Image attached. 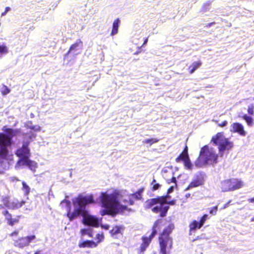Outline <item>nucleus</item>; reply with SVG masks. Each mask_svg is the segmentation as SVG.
Segmentation results:
<instances>
[{"mask_svg": "<svg viewBox=\"0 0 254 254\" xmlns=\"http://www.w3.org/2000/svg\"><path fill=\"white\" fill-rule=\"evenodd\" d=\"M16 234V232H15V231H14V232H13L12 233V234H11V235H14V234Z\"/></svg>", "mask_w": 254, "mask_h": 254, "instance_id": "48", "label": "nucleus"}, {"mask_svg": "<svg viewBox=\"0 0 254 254\" xmlns=\"http://www.w3.org/2000/svg\"><path fill=\"white\" fill-rule=\"evenodd\" d=\"M0 91L3 95H6L10 92V90L5 85H2L1 87L0 86Z\"/></svg>", "mask_w": 254, "mask_h": 254, "instance_id": "27", "label": "nucleus"}, {"mask_svg": "<svg viewBox=\"0 0 254 254\" xmlns=\"http://www.w3.org/2000/svg\"><path fill=\"white\" fill-rule=\"evenodd\" d=\"M101 227L105 230H108L109 228V225L107 224L101 225Z\"/></svg>", "mask_w": 254, "mask_h": 254, "instance_id": "38", "label": "nucleus"}, {"mask_svg": "<svg viewBox=\"0 0 254 254\" xmlns=\"http://www.w3.org/2000/svg\"><path fill=\"white\" fill-rule=\"evenodd\" d=\"M104 238V237L102 234H98L95 237V239L96 240H97V242H96V243H97V245L99 243H100L101 241H102L103 240Z\"/></svg>", "mask_w": 254, "mask_h": 254, "instance_id": "33", "label": "nucleus"}, {"mask_svg": "<svg viewBox=\"0 0 254 254\" xmlns=\"http://www.w3.org/2000/svg\"><path fill=\"white\" fill-rule=\"evenodd\" d=\"M11 10V8L9 6H7L5 7V10L4 12H3L1 14V16H5L6 13L9 11L10 10Z\"/></svg>", "mask_w": 254, "mask_h": 254, "instance_id": "35", "label": "nucleus"}, {"mask_svg": "<svg viewBox=\"0 0 254 254\" xmlns=\"http://www.w3.org/2000/svg\"><path fill=\"white\" fill-rule=\"evenodd\" d=\"M81 233L82 236L87 235H88L89 237H92V235L91 234L90 229H81Z\"/></svg>", "mask_w": 254, "mask_h": 254, "instance_id": "32", "label": "nucleus"}, {"mask_svg": "<svg viewBox=\"0 0 254 254\" xmlns=\"http://www.w3.org/2000/svg\"><path fill=\"white\" fill-rule=\"evenodd\" d=\"M227 124H228L227 121H224L223 122H222L221 123H219L218 124V126L220 127H224L226 126Z\"/></svg>", "mask_w": 254, "mask_h": 254, "instance_id": "36", "label": "nucleus"}, {"mask_svg": "<svg viewBox=\"0 0 254 254\" xmlns=\"http://www.w3.org/2000/svg\"><path fill=\"white\" fill-rule=\"evenodd\" d=\"M143 189L130 195H126L125 192L111 189L101 193L99 200L103 209L100 211L102 216H114L126 210L129 205H132L134 200L140 199Z\"/></svg>", "mask_w": 254, "mask_h": 254, "instance_id": "1", "label": "nucleus"}, {"mask_svg": "<svg viewBox=\"0 0 254 254\" xmlns=\"http://www.w3.org/2000/svg\"><path fill=\"white\" fill-rule=\"evenodd\" d=\"M3 215H5L6 219L8 221V223L10 225H13L14 221H12L11 219V216L10 214L8 213V212L7 210H4L2 212Z\"/></svg>", "mask_w": 254, "mask_h": 254, "instance_id": "23", "label": "nucleus"}, {"mask_svg": "<svg viewBox=\"0 0 254 254\" xmlns=\"http://www.w3.org/2000/svg\"><path fill=\"white\" fill-rule=\"evenodd\" d=\"M60 205L62 207L65 209V210L67 211V216L69 220L70 221L73 220L74 218H71L69 216V214L72 215L74 213V210L73 212H70V202L68 200L64 199L61 202Z\"/></svg>", "mask_w": 254, "mask_h": 254, "instance_id": "13", "label": "nucleus"}, {"mask_svg": "<svg viewBox=\"0 0 254 254\" xmlns=\"http://www.w3.org/2000/svg\"><path fill=\"white\" fill-rule=\"evenodd\" d=\"M79 248H95L97 246V243L93 241H86L79 243L78 244Z\"/></svg>", "mask_w": 254, "mask_h": 254, "instance_id": "15", "label": "nucleus"}, {"mask_svg": "<svg viewBox=\"0 0 254 254\" xmlns=\"http://www.w3.org/2000/svg\"><path fill=\"white\" fill-rule=\"evenodd\" d=\"M30 117L31 118H33L35 117V115L33 113H31L30 115Z\"/></svg>", "mask_w": 254, "mask_h": 254, "instance_id": "43", "label": "nucleus"}, {"mask_svg": "<svg viewBox=\"0 0 254 254\" xmlns=\"http://www.w3.org/2000/svg\"><path fill=\"white\" fill-rule=\"evenodd\" d=\"M147 42H148V39H147V38H146V39H145V40H144V43H143V45H142V46H144V45H145V44L147 43Z\"/></svg>", "mask_w": 254, "mask_h": 254, "instance_id": "42", "label": "nucleus"}, {"mask_svg": "<svg viewBox=\"0 0 254 254\" xmlns=\"http://www.w3.org/2000/svg\"><path fill=\"white\" fill-rule=\"evenodd\" d=\"M243 186V182L241 180L232 178L222 181L219 186L222 192H227L239 189Z\"/></svg>", "mask_w": 254, "mask_h": 254, "instance_id": "8", "label": "nucleus"}, {"mask_svg": "<svg viewBox=\"0 0 254 254\" xmlns=\"http://www.w3.org/2000/svg\"><path fill=\"white\" fill-rule=\"evenodd\" d=\"M185 167L189 170H191L192 168V165L190 162V159L184 162Z\"/></svg>", "mask_w": 254, "mask_h": 254, "instance_id": "30", "label": "nucleus"}, {"mask_svg": "<svg viewBox=\"0 0 254 254\" xmlns=\"http://www.w3.org/2000/svg\"><path fill=\"white\" fill-rule=\"evenodd\" d=\"M35 238V236L34 235H31L20 239L18 240V246L21 248L26 246Z\"/></svg>", "mask_w": 254, "mask_h": 254, "instance_id": "14", "label": "nucleus"}, {"mask_svg": "<svg viewBox=\"0 0 254 254\" xmlns=\"http://www.w3.org/2000/svg\"><path fill=\"white\" fill-rule=\"evenodd\" d=\"M203 183V179L200 174L196 175L188 187L186 189V190H188L193 188L197 187L202 185Z\"/></svg>", "mask_w": 254, "mask_h": 254, "instance_id": "11", "label": "nucleus"}, {"mask_svg": "<svg viewBox=\"0 0 254 254\" xmlns=\"http://www.w3.org/2000/svg\"><path fill=\"white\" fill-rule=\"evenodd\" d=\"M208 219V215L207 214H204L200 219V222H199V226L198 229H200L204 224L206 220Z\"/></svg>", "mask_w": 254, "mask_h": 254, "instance_id": "29", "label": "nucleus"}, {"mask_svg": "<svg viewBox=\"0 0 254 254\" xmlns=\"http://www.w3.org/2000/svg\"><path fill=\"white\" fill-rule=\"evenodd\" d=\"M21 185L20 190L22 191L24 195L27 196L30 192V188L26 183L23 181L21 182Z\"/></svg>", "mask_w": 254, "mask_h": 254, "instance_id": "18", "label": "nucleus"}, {"mask_svg": "<svg viewBox=\"0 0 254 254\" xmlns=\"http://www.w3.org/2000/svg\"><path fill=\"white\" fill-rule=\"evenodd\" d=\"M160 187V185L159 184H154L153 187V190H158Z\"/></svg>", "mask_w": 254, "mask_h": 254, "instance_id": "37", "label": "nucleus"}, {"mask_svg": "<svg viewBox=\"0 0 254 254\" xmlns=\"http://www.w3.org/2000/svg\"><path fill=\"white\" fill-rule=\"evenodd\" d=\"M201 64V63L200 61L194 62L189 67V69H190V72L191 74L197 68L199 67Z\"/></svg>", "mask_w": 254, "mask_h": 254, "instance_id": "24", "label": "nucleus"}, {"mask_svg": "<svg viewBox=\"0 0 254 254\" xmlns=\"http://www.w3.org/2000/svg\"><path fill=\"white\" fill-rule=\"evenodd\" d=\"M251 221L252 222H254V217L253 218H252L251 219Z\"/></svg>", "mask_w": 254, "mask_h": 254, "instance_id": "47", "label": "nucleus"}, {"mask_svg": "<svg viewBox=\"0 0 254 254\" xmlns=\"http://www.w3.org/2000/svg\"><path fill=\"white\" fill-rule=\"evenodd\" d=\"M15 135L14 131L7 128L0 133V158H5L8 152V147L11 144V139Z\"/></svg>", "mask_w": 254, "mask_h": 254, "instance_id": "6", "label": "nucleus"}, {"mask_svg": "<svg viewBox=\"0 0 254 254\" xmlns=\"http://www.w3.org/2000/svg\"><path fill=\"white\" fill-rule=\"evenodd\" d=\"M5 200H4V205L6 207H9V202H5Z\"/></svg>", "mask_w": 254, "mask_h": 254, "instance_id": "41", "label": "nucleus"}, {"mask_svg": "<svg viewBox=\"0 0 254 254\" xmlns=\"http://www.w3.org/2000/svg\"><path fill=\"white\" fill-rule=\"evenodd\" d=\"M228 203L226 204L224 206L223 208H226V207L228 206Z\"/></svg>", "mask_w": 254, "mask_h": 254, "instance_id": "45", "label": "nucleus"}, {"mask_svg": "<svg viewBox=\"0 0 254 254\" xmlns=\"http://www.w3.org/2000/svg\"><path fill=\"white\" fill-rule=\"evenodd\" d=\"M157 222H156L154 226L153 231L151 234L150 235L149 237H143L142 238V243L140 245V248L139 249V254H143L144 251L146 250V248L148 247L149 245L150 244L151 240L154 237L156 233V230L155 228L157 227Z\"/></svg>", "mask_w": 254, "mask_h": 254, "instance_id": "9", "label": "nucleus"}, {"mask_svg": "<svg viewBox=\"0 0 254 254\" xmlns=\"http://www.w3.org/2000/svg\"><path fill=\"white\" fill-rule=\"evenodd\" d=\"M99 79V77H97V78L96 79V80H98Z\"/></svg>", "mask_w": 254, "mask_h": 254, "instance_id": "50", "label": "nucleus"}, {"mask_svg": "<svg viewBox=\"0 0 254 254\" xmlns=\"http://www.w3.org/2000/svg\"><path fill=\"white\" fill-rule=\"evenodd\" d=\"M171 182H173L174 183V185L171 186L168 190V193H170L173 192L174 190V189L175 187H176V179L175 177H173L171 179Z\"/></svg>", "mask_w": 254, "mask_h": 254, "instance_id": "31", "label": "nucleus"}, {"mask_svg": "<svg viewBox=\"0 0 254 254\" xmlns=\"http://www.w3.org/2000/svg\"><path fill=\"white\" fill-rule=\"evenodd\" d=\"M25 126L27 128L33 130L34 131H40L41 130V127L39 125H34L30 121L26 122Z\"/></svg>", "mask_w": 254, "mask_h": 254, "instance_id": "16", "label": "nucleus"}, {"mask_svg": "<svg viewBox=\"0 0 254 254\" xmlns=\"http://www.w3.org/2000/svg\"><path fill=\"white\" fill-rule=\"evenodd\" d=\"M124 230V227L122 226H115L110 231L111 236L114 239H118L121 237Z\"/></svg>", "mask_w": 254, "mask_h": 254, "instance_id": "12", "label": "nucleus"}, {"mask_svg": "<svg viewBox=\"0 0 254 254\" xmlns=\"http://www.w3.org/2000/svg\"><path fill=\"white\" fill-rule=\"evenodd\" d=\"M247 112L250 115H254V104H251L248 106Z\"/></svg>", "mask_w": 254, "mask_h": 254, "instance_id": "28", "label": "nucleus"}, {"mask_svg": "<svg viewBox=\"0 0 254 254\" xmlns=\"http://www.w3.org/2000/svg\"><path fill=\"white\" fill-rule=\"evenodd\" d=\"M242 118L246 121L247 125L249 127H252L254 125V119L248 116L247 114H245L243 116Z\"/></svg>", "mask_w": 254, "mask_h": 254, "instance_id": "20", "label": "nucleus"}, {"mask_svg": "<svg viewBox=\"0 0 254 254\" xmlns=\"http://www.w3.org/2000/svg\"><path fill=\"white\" fill-rule=\"evenodd\" d=\"M213 144L218 146L219 154L216 149L209 145L202 147L199 155L195 162L196 166L200 167L205 165H214L219 161V156L222 157L225 152H228L233 147V143L224 135L223 132H218L211 140Z\"/></svg>", "mask_w": 254, "mask_h": 254, "instance_id": "2", "label": "nucleus"}, {"mask_svg": "<svg viewBox=\"0 0 254 254\" xmlns=\"http://www.w3.org/2000/svg\"><path fill=\"white\" fill-rule=\"evenodd\" d=\"M248 201L250 203H252L254 204V196L252 198H249Z\"/></svg>", "mask_w": 254, "mask_h": 254, "instance_id": "39", "label": "nucleus"}, {"mask_svg": "<svg viewBox=\"0 0 254 254\" xmlns=\"http://www.w3.org/2000/svg\"><path fill=\"white\" fill-rule=\"evenodd\" d=\"M158 141H159V140L157 138L146 139H144L143 141V143H146V144H149L150 145H151L152 144L158 142Z\"/></svg>", "mask_w": 254, "mask_h": 254, "instance_id": "25", "label": "nucleus"}, {"mask_svg": "<svg viewBox=\"0 0 254 254\" xmlns=\"http://www.w3.org/2000/svg\"><path fill=\"white\" fill-rule=\"evenodd\" d=\"M120 24V20L119 19H116L113 24V28L112 32L111 33V35L112 36L115 35L118 33V28Z\"/></svg>", "mask_w": 254, "mask_h": 254, "instance_id": "19", "label": "nucleus"}, {"mask_svg": "<svg viewBox=\"0 0 254 254\" xmlns=\"http://www.w3.org/2000/svg\"><path fill=\"white\" fill-rule=\"evenodd\" d=\"M36 134L30 131L23 135L22 145L20 149L17 150V156L19 158L17 161V167H27L30 170L35 172L38 168V164L35 161L29 159L30 150L28 147L31 140L35 138Z\"/></svg>", "mask_w": 254, "mask_h": 254, "instance_id": "4", "label": "nucleus"}, {"mask_svg": "<svg viewBox=\"0 0 254 254\" xmlns=\"http://www.w3.org/2000/svg\"><path fill=\"white\" fill-rule=\"evenodd\" d=\"M72 203L74 207V213L72 215L69 214L71 218H76L81 215L85 224L94 227L99 226L102 219H99L96 216L89 214L86 210V206L88 204L95 203L92 194L85 196L80 195L73 199Z\"/></svg>", "mask_w": 254, "mask_h": 254, "instance_id": "3", "label": "nucleus"}, {"mask_svg": "<svg viewBox=\"0 0 254 254\" xmlns=\"http://www.w3.org/2000/svg\"><path fill=\"white\" fill-rule=\"evenodd\" d=\"M171 204V205H174L175 204V201H170V202H167V203L166 204Z\"/></svg>", "mask_w": 254, "mask_h": 254, "instance_id": "40", "label": "nucleus"}, {"mask_svg": "<svg viewBox=\"0 0 254 254\" xmlns=\"http://www.w3.org/2000/svg\"><path fill=\"white\" fill-rule=\"evenodd\" d=\"M2 208V205L0 204V209Z\"/></svg>", "mask_w": 254, "mask_h": 254, "instance_id": "49", "label": "nucleus"}, {"mask_svg": "<svg viewBox=\"0 0 254 254\" xmlns=\"http://www.w3.org/2000/svg\"><path fill=\"white\" fill-rule=\"evenodd\" d=\"M189 159V157L188 154L187 147H186L184 152L181 153L178 158H176V161L177 162H180L181 160L184 162Z\"/></svg>", "mask_w": 254, "mask_h": 254, "instance_id": "17", "label": "nucleus"}, {"mask_svg": "<svg viewBox=\"0 0 254 254\" xmlns=\"http://www.w3.org/2000/svg\"><path fill=\"white\" fill-rule=\"evenodd\" d=\"M167 196H165L148 200L145 203V207L149 208L154 204H157L152 208V211L155 213L160 212V216L164 217L169 209L168 206L165 205L167 203Z\"/></svg>", "mask_w": 254, "mask_h": 254, "instance_id": "7", "label": "nucleus"}, {"mask_svg": "<svg viewBox=\"0 0 254 254\" xmlns=\"http://www.w3.org/2000/svg\"><path fill=\"white\" fill-rule=\"evenodd\" d=\"M217 210H218V207L217 206H214L210 209L209 213H210V214H211L212 215H215L217 213Z\"/></svg>", "mask_w": 254, "mask_h": 254, "instance_id": "34", "label": "nucleus"}, {"mask_svg": "<svg viewBox=\"0 0 254 254\" xmlns=\"http://www.w3.org/2000/svg\"><path fill=\"white\" fill-rule=\"evenodd\" d=\"M155 182H156V180L155 179H153V180L152 182V185L154 184Z\"/></svg>", "mask_w": 254, "mask_h": 254, "instance_id": "46", "label": "nucleus"}, {"mask_svg": "<svg viewBox=\"0 0 254 254\" xmlns=\"http://www.w3.org/2000/svg\"><path fill=\"white\" fill-rule=\"evenodd\" d=\"M199 224V222L196 220H194L190 223L189 225L190 234H191V232L195 231L196 228L198 229Z\"/></svg>", "mask_w": 254, "mask_h": 254, "instance_id": "22", "label": "nucleus"}, {"mask_svg": "<svg viewBox=\"0 0 254 254\" xmlns=\"http://www.w3.org/2000/svg\"><path fill=\"white\" fill-rule=\"evenodd\" d=\"M230 130L233 133H237L242 136H245L247 134L244 126L239 123H232L230 126Z\"/></svg>", "mask_w": 254, "mask_h": 254, "instance_id": "10", "label": "nucleus"}, {"mask_svg": "<svg viewBox=\"0 0 254 254\" xmlns=\"http://www.w3.org/2000/svg\"><path fill=\"white\" fill-rule=\"evenodd\" d=\"M81 47H82V43L80 41H79V42H77L74 44H73L71 46L69 50L68 51V54L71 53L73 51H77V50L80 49L81 48Z\"/></svg>", "mask_w": 254, "mask_h": 254, "instance_id": "21", "label": "nucleus"}, {"mask_svg": "<svg viewBox=\"0 0 254 254\" xmlns=\"http://www.w3.org/2000/svg\"><path fill=\"white\" fill-rule=\"evenodd\" d=\"M24 203H25V202H24V201H22L21 202L20 204V206H21L22 205V204H24Z\"/></svg>", "mask_w": 254, "mask_h": 254, "instance_id": "44", "label": "nucleus"}, {"mask_svg": "<svg viewBox=\"0 0 254 254\" xmlns=\"http://www.w3.org/2000/svg\"><path fill=\"white\" fill-rule=\"evenodd\" d=\"M174 229V226L170 224L161 235L159 238L160 252L161 254H170L172 248V239L169 236Z\"/></svg>", "mask_w": 254, "mask_h": 254, "instance_id": "5", "label": "nucleus"}, {"mask_svg": "<svg viewBox=\"0 0 254 254\" xmlns=\"http://www.w3.org/2000/svg\"><path fill=\"white\" fill-rule=\"evenodd\" d=\"M8 50L7 47L4 45H0V54H6L8 53Z\"/></svg>", "mask_w": 254, "mask_h": 254, "instance_id": "26", "label": "nucleus"}]
</instances>
